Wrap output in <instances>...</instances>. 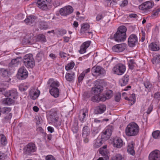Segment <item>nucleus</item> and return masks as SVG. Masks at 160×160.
<instances>
[{
    "label": "nucleus",
    "instance_id": "nucleus-1",
    "mask_svg": "<svg viewBox=\"0 0 160 160\" xmlns=\"http://www.w3.org/2000/svg\"><path fill=\"white\" fill-rule=\"evenodd\" d=\"M139 131L138 125L134 122L130 123L125 129L126 135L128 136H135L137 135Z\"/></svg>",
    "mask_w": 160,
    "mask_h": 160
},
{
    "label": "nucleus",
    "instance_id": "nucleus-2",
    "mask_svg": "<svg viewBox=\"0 0 160 160\" xmlns=\"http://www.w3.org/2000/svg\"><path fill=\"white\" fill-rule=\"evenodd\" d=\"M48 82L49 84L51 83L50 87L51 88L49 90L51 95L55 98L58 97L59 91L58 88L59 86V82L57 81H53L52 79H49Z\"/></svg>",
    "mask_w": 160,
    "mask_h": 160
},
{
    "label": "nucleus",
    "instance_id": "nucleus-3",
    "mask_svg": "<svg viewBox=\"0 0 160 160\" xmlns=\"http://www.w3.org/2000/svg\"><path fill=\"white\" fill-rule=\"evenodd\" d=\"M24 65L28 68H32L35 65L34 60L32 54L26 55L23 60Z\"/></svg>",
    "mask_w": 160,
    "mask_h": 160
},
{
    "label": "nucleus",
    "instance_id": "nucleus-4",
    "mask_svg": "<svg viewBox=\"0 0 160 160\" xmlns=\"http://www.w3.org/2000/svg\"><path fill=\"white\" fill-rule=\"evenodd\" d=\"M154 5V3L152 1H146L142 3L138 6L139 9L143 11L146 13L149 12L150 9L152 8Z\"/></svg>",
    "mask_w": 160,
    "mask_h": 160
},
{
    "label": "nucleus",
    "instance_id": "nucleus-5",
    "mask_svg": "<svg viewBox=\"0 0 160 160\" xmlns=\"http://www.w3.org/2000/svg\"><path fill=\"white\" fill-rule=\"evenodd\" d=\"M126 31H117L114 34L113 38L114 40L118 42H121L124 41L126 38Z\"/></svg>",
    "mask_w": 160,
    "mask_h": 160
},
{
    "label": "nucleus",
    "instance_id": "nucleus-6",
    "mask_svg": "<svg viewBox=\"0 0 160 160\" xmlns=\"http://www.w3.org/2000/svg\"><path fill=\"white\" fill-rule=\"evenodd\" d=\"M113 71L117 75H121L123 74L126 70L125 66L121 63L116 65L113 68Z\"/></svg>",
    "mask_w": 160,
    "mask_h": 160
},
{
    "label": "nucleus",
    "instance_id": "nucleus-7",
    "mask_svg": "<svg viewBox=\"0 0 160 160\" xmlns=\"http://www.w3.org/2000/svg\"><path fill=\"white\" fill-rule=\"evenodd\" d=\"M92 72L93 76H98L99 75H104L106 73L105 70L100 66H95L91 70Z\"/></svg>",
    "mask_w": 160,
    "mask_h": 160
},
{
    "label": "nucleus",
    "instance_id": "nucleus-8",
    "mask_svg": "<svg viewBox=\"0 0 160 160\" xmlns=\"http://www.w3.org/2000/svg\"><path fill=\"white\" fill-rule=\"evenodd\" d=\"M28 75V72L24 67H22L18 70L17 78L19 79H24L26 78Z\"/></svg>",
    "mask_w": 160,
    "mask_h": 160
},
{
    "label": "nucleus",
    "instance_id": "nucleus-9",
    "mask_svg": "<svg viewBox=\"0 0 160 160\" xmlns=\"http://www.w3.org/2000/svg\"><path fill=\"white\" fill-rule=\"evenodd\" d=\"M46 41L45 35L43 34H40L34 37L33 39L28 40L27 43H30L36 42H46Z\"/></svg>",
    "mask_w": 160,
    "mask_h": 160
},
{
    "label": "nucleus",
    "instance_id": "nucleus-10",
    "mask_svg": "<svg viewBox=\"0 0 160 160\" xmlns=\"http://www.w3.org/2000/svg\"><path fill=\"white\" fill-rule=\"evenodd\" d=\"M24 153L25 154H29L36 152L37 148L35 145L33 143L28 144L24 148Z\"/></svg>",
    "mask_w": 160,
    "mask_h": 160
},
{
    "label": "nucleus",
    "instance_id": "nucleus-11",
    "mask_svg": "<svg viewBox=\"0 0 160 160\" xmlns=\"http://www.w3.org/2000/svg\"><path fill=\"white\" fill-rule=\"evenodd\" d=\"M49 119L56 126L61 125V122L58 120V117L56 112L52 113L49 116Z\"/></svg>",
    "mask_w": 160,
    "mask_h": 160
},
{
    "label": "nucleus",
    "instance_id": "nucleus-12",
    "mask_svg": "<svg viewBox=\"0 0 160 160\" xmlns=\"http://www.w3.org/2000/svg\"><path fill=\"white\" fill-rule=\"evenodd\" d=\"M73 11L72 7L70 6H68L61 8L59 10V12L62 16H65L71 14Z\"/></svg>",
    "mask_w": 160,
    "mask_h": 160
},
{
    "label": "nucleus",
    "instance_id": "nucleus-13",
    "mask_svg": "<svg viewBox=\"0 0 160 160\" xmlns=\"http://www.w3.org/2000/svg\"><path fill=\"white\" fill-rule=\"evenodd\" d=\"M138 42V38L136 35L132 34L130 36L128 40V45L130 47H134L137 44Z\"/></svg>",
    "mask_w": 160,
    "mask_h": 160
},
{
    "label": "nucleus",
    "instance_id": "nucleus-14",
    "mask_svg": "<svg viewBox=\"0 0 160 160\" xmlns=\"http://www.w3.org/2000/svg\"><path fill=\"white\" fill-rule=\"evenodd\" d=\"M37 19L36 16L31 15L28 16L24 21L27 24L33 26L36 24Z\"/></svg>",
    "mask_w": 160,
    "mask_h": 160
},
{
    "label": "nucleus",
    "instance_id": "nucleus-15",
    "mask_svg": "<svg viewBox=\"0 0 160 160\" xmlns=\"http://www.w3.org/2000/svg\"><path fill=\"white\" fill-rule=\"evenodd\" d=\"M52 0H38L37 2L38 7L43 10H45L48 8V4L50 3Z\"/></svg>",
    "mask_w": 160,
    "mask_h": 160
},
{
    "label": "nucleus",
    "instance_id": "nucleus-16",
    "mask_svg": "<svg viewBox=\"0 0 160 160\" xmlns=\"http://www.w3.org/2000/svg\"><path fill=\"white\" fill-rule=\"evenodd\" d=\"M149 160H160V151L155 150L151 152L148 156Z\"/></svg>",
    "mask_w": 160,
    "mask_h": 160
},
{
    "label": "nucleus",
    "instance_id": "nucleus-17",
    "mask_svg": "<svg viewBox=\"0 0 160 160\" xmlns=\"http://www.w3.org/2000/svg\"><path fill=\"white\" fill-rule=\"evenodd\" d=\"M127 45L125 43L117 44L112 48L113 51L116 52H120L123 51L127 48Z\"/></svg>",
    "mask_w": 160,
    "mask_h": 160
},
{
    "label": "nucleus",
    "instance_id": "nucleus-18",
    "mask_svg": "<svg viewBox=\"0 0 160 160\" xmlns=\"http://www.w3.org/2000/svg\"><path fill=\"white\" fill-rule=\"evenodd\" d=\"M88 115V111L87 108H84L80 111L79 118V120L81 122H84V120H86V117Z\"/></svg>",
    "mask_w": 160,
    "mask_h": 160
},
{
    "label": "nucleus",
    "instance_id": "nucleus-19",
    "mask_svg": "<svg viewBox=\"0 0 160 160\" xmlns=\"http://www.w3.org/2000/svg\"><path fill=\"white\" fill-rule=\"evenodd\" d=\"M91 44V41H87L83 42L80 47L79 51L81 54H83L86 52V49Z\"/></svg>",
    "mask_w": 160,
    "mask_h": 160
},
{
    "label": "nucleus",
    "instance_id": "nucleus-20",
    "mask_svg": "<svg viewBox=\"0 0 160 160\" xmlns=\"http://www.w3.org/2000/svg\"><path fill=\"white\" fill-rule=\"evenodd\" d=\"M96 84L94 88H92V90L95 93H100L103 90V87L102 86L99 85L98 84L99 83V82L96 80L95 82Z\"/></svg>",
    "mask_w": 160,
    "mask_h": 160
},
{
    "label": "nucleus",
    "instance_id": "nucleus-21",
    "mask_svg": "<svg viewBox=\"0 0 160 160\" xmlns=\"http://www.w3.org/2000/svg\"><path fill=\"white\" fill-rule=\"evenodd\" d=\"M112 132L111 129H106L102 134L101 139L104 141H106L108 140L111 136Z\"/></svg>",
    "mask_w": 160,
    "mask_h": 160
},
{
    "label": "nucleus",
    "instance_id": "nucleus-22",
    "mask_svg": "<svg viewBox=\"0 0 160 160\" xmlns=\"http://www.w3.org/2000/svg\"><path fill=\"white\" fill-rule=\"evenodd\" d=\"M17 96V92L15 90L9 91L5 93V97L11 98L13 99L16 98Z\"/></svg>",
    "mask_w": 160,
    "mask_h": 160
},
{
    "label": "nucleus",
    "instance_id": "nucleus-23",
    "mask_svg": "<svg viewBox=\"0 0 160 160\" xmlns=\"http://www.w3.org/2000/svg\"><path fill=\"white\" fill-rule=\"evenodd\" d=\"M123 145L122 140L119 138H116L113 139V146L118 148L121 147Z\"/></svg>",
    "mask_w": 160,
    "mask_h": 160
},
{
    "label": "nucleus",
    "instance_id": "nucleus-24",
    "mask_svg": "<svg viewBox=\"0 0 160 160\" xmlns=\"http://www.w3.org/2000/svg\"><path fill=\"white\" fill-rule=\"evenodd\" d=\"M106 109V106L104 104H101L96 108L95 109L94 113L95 114L102 113L105 111Z\"/></svg>",
    "mask_w": 160,
    "mask_h": 160
},
{
    "label": "nucleus",
    "instance_id": "nucleus-25",
    "mask_svg": "<svg viewBox=\"0 0 160 160\" xmlns=\"http://www.w3.org/2000/svg\"><path fill=\"white\" fill-rule=\"evenodd\" d=\"M92 100L94 102H98L100 101H105V98L103 97H102V95H100L98 93L93 96L92 98Z\"/></svg>",
    "mask_w": 160,
    "mask_h": 160
},
{
    "label": "nucleus",
    "instance_id": "nucleus-26",
    "mask_svg": "<svg viewBox=\"0 0 160 160\" xmlns=\"http://www.w3.org/2000/svg\"><path fill=\"white\" fill-rule=\"evenodd\" d=\"M129 80V75L126 74L119 80V84L121 86H124L128 84Z\"/></svg>",
    "mask_w": 160,
    "mask_h": 160
},
{
    "label": "nucleus",
    "instance_id": "nucleus-27",
    "mask_svg": "<svg viewBox=\"0 0 160 160\" xmlns=\"http://www.w3.org/2000/svg\"><path fill=\"white\" fill-rule=\"evenodd\" d=\"M134 143L132 141L129 143L128 146V152L132 155H134L135 154V152L134 149Z\"/></svg>",
    "mask_w": 160,
    "mask_h": 160
},
{
    "label": "nucleus",
    "instance_id": "nucleus-28",
    "mask_svg": "<svg viewBox=\"0 0 160 160\" xmlns=\"http://www.w3.org/2000/svg\"><path fill=\"white\" fill-rule=\"evenodd\" d=\"M40 92L37 93L35 89L31 90L29 92V95L31 99L35 100L39 96Z\"/></svg>",
    "mask_w": 160,
    "mask_h": 160
},
{
    "label": "nucleus",
    "instance_id": "nucleus-29",
    "mask_svg": "<svg viewBox=\"0 0 160 160\" xmlns=\"http://www.w3.org/2000/svg\"><path fill=\"white\" fill-rule=\"evenodd\" d=\"M10 72L7 69L0 68V75L3 77H8Z\"/></svg>",
    "mask_w": 160,
    "mask_h": 160
},
{
    "label": "nucleus",
    "instance_id": "nucleus-30",
    "mask_svg": "<svg viewBox=\"0 0 160 160\" xmlns=\"http://www.w3.org/2000/svg\"><path fill=\"white\" fill-rule=\"evenodd\" d=\"M150 50L152 51H157L159 50L160 48L156 42H153L150 43L149 46Z\"/></svg>",
    "mask_w": 160,
    "mask_h": 160
},
{
    "label": "nucleus",
    "instance_id": "nucleus-31",
    "mask_svg": "<svg viewBox=\"0 0 160 160\" xmlns=\"http://www.w3.org/2000/svg\"><path fill=\"white\" fill-rule=\"evenodd\" d=\"M90 131L89 128L87 126H85L83 128L82 130V136L83 138H85L89 135Z\"/></svg>",
    "mask_w": 160,
    "mask_h": 160
},
{
    "label": "nucleus",
    "instance_id": "nucleus-32",
    "mask_svg": "<svg viewBox=\"0 0 160 160\" xmlns=\"http://www.w3.org/2000/svg\"><path fill=\"white\" fill-rule=\"evenodd\" d=\"M3 103L8 105H10L15 102V101L11 98L8 97L7 98L4 99L2 101Z\"/></svg>",
    "mask_w": 160,
    "mask_h": 160
},
{
    "label": "nucleus",
    "instance_id": "nucleus-33",
    "mask_svg": "<svg viewBox=\"0 0 160 160\" xmlns=\"http://www.w3.org/2000/svg\"><path fill=\"white\" fill-rule=\"evenodd\" d=\"M75 74L74 72L71 73H66L65 76V78L66 80L69 82H72L74 78Z\"/></svg>",
    "mask_w": 160,
    "mask_h": 160
},
{
    "label": "nucleus",
    "instance_id": "nucleus-34",
    "mask_svg": "<svg viewBox=\"0 0 160 160\" xmlns=\"http://www.w3.org/2000/svg\"><path fill=\"white\" fill-rule=\"evenodd\" d=\"M113 92L111 90H108L106 91V96L104 95H102L105 98V100L106 99H109L111 98L113 95Z\"/></svg>",
    "mask_w": 160,
    "mask_h": 160
},
{
    "label": "nucleus",
    "instance_id": "nucleus-35",
    "mask_svg": "<svg viewBox=\"0 0 160 160\" xmlns=\"http://www.w3.org/2000/svg\"><path fill=\"white\" fill-rule=\"evenodd\" d=\"M153 64L158 63L160 62V55H157L155 56L152 60Z\"/></svg>",
    "mask_w": 160,
    "mask_h": 160
},
{
    "label": "nucleus",
    "instance_id": "nucleus-36",
    "mask_svg": "<svg viewBox=\"0 0 160 160\" xmlns=\"http://www.w3.org/2000/svg\"><path fill=\"white\" fill-rule=\"evenodd\" d=\"M39 27L41 29H46L48 28V25L46 22L43 21H40L39 22Z\"/></svg>",
    "mask_w": 160,
    "mask_h": 160
},
{
    "label": "nucleus",
    "instance_id": "nucleus-37",
    "mask_svg": "<svg viewBox=\"0 0 160 160\" xmlns=\"http://www.w3.org/2000/svg\"><path fill=\"white\" fill-rule=\"evenodd\" d=\"M160 12V8H155L152 12L151 16L152 17H157Z\"/></svg>",
    "mask_w": 160,
    "mask_h": 160
},
{
    "label": "nucleus",
    "instance_id": "nucleus-38",
    "mask_svg": "<svg viewBox=\"0 0 160 160\" xmlns=\"http://www.w3.org/2000/svg\"><path fill=\"white\" fill-rule=\"evenodd\" d=\"M125 99L126 100L132 102V103H131V105H132V104H134L135 103L136 101L135 94L133 93L131 95V96L129 98H128L126 97L125 98Z\"/></svg>",
    "mask_w": 160,
    "mask_h": 160
},
{
    "label": "nucleus",
    "instance_id": "nucleus-39",
    "mask_svg": "<svg viewBox=\"0 0 160 160\" xmlns=\"http://www.w3.org/2000/svg\"><path fill=\"white\" fill-rule=\"evenodd\" d=\"M19 63L18 58H15L12 60L9 64V66L10 67L16 66L18 65Z\"/></svg>",
    "mask_w": 160,
    "mask_h": 160
},
{
    "label": "nucleus",
    "instance_id": "nucleus-40",
    "mask_svg": "<svg viewBox=\"0 0 160 160\" xmlns=\"http://www.w3.org/2000/svg\"><path fill=\"white\" fill-rule=\"evenodd\" d=\"M102 144V140L100 139H97L94 143V147L98 148L100 147Z\"/></svg>",
    "mask_w": 160,
    "mask_h": 160
},
{
    "label": "nucleus",
    "instance_id": "nucleus-41",
    "mask_svg": "<svg viewBox=\"0 0 160 160\" xmlns=\"http://www.w3.org/2000/svg\"><path fill=\"white\" fill-rule=\"evenodd\" d=\"M128 64L129 68L132 70L135 67V62L134 60L131 59L128 61Z\"/></svg>",
    "mask_w": 160,
    "mask_h": 160
},
{
    "label": "nucleus",
    "instance_id": "nucleus-42",
    "mask_svg": "<svg viewBox=\"0 0 160 160\" xmlns=\"http://www.w3.org/2000/svg\"><path fill=\"white\" fill-rule=\"evenodd\" d=\"M152 136L155 139L160 138V131L156 130L154 131L152 133Z\"/></svg>",
    "mask_w": 160,
    "mask_h": 160
},
{
    "label": "nucleus",
    "instance_id": "nucleus-43",
    "mask_svg": "<svg viewBox=\"0 0 160 160\" xmlns=\"http://www.w3.org/2000/svg\"><path fill=\"white\" fill-rule=\"evenodd\" d=\"M122 158V156L121 154H117L112 157L111 160H121Z\"/></svg>",
    "mask_w": 160,
    "mask_h": 160
},
{
    "label": "nucleus",
    "instance_id": "nucleus-44",
    "mask_svg": "<svg viewBox=\"0 0 160 160\" xmlns=\"http://www.w3.org/2000/svg\"><path fill=\"white\" fill-rule=\"evenodd\" d=\"M74 63L73 62H72L68 64L67 65L65 66V68L67 71L72 69L74 67Z\"/></svg>",
    "mask_w": 160,
    "mask_h": 160
},
{
    "label": "nucleus",
    "instance_id": "nucleus-45",
    "mask_svg": "<svg viewBox=\"0 0 160 160\" xmlns=\"http://www.w3.org/2000/svg\"><path fill=\"white\" fill-rule=\"evenodd\" d=\"M0 141L2 145H5L6 142V139L5 136L3 134L0 135Z\"/></svg>",
    "mask_w": 160,
    "mask_h": 160
},
{
    "label": "nucleus",
    "instance_id": "nucleus-46",
    "mask_svg": "<svg viewBox=\"0 0 160 160\" xmlns=\"http://www.w3.org/2000/svg\"><path fill=\"white\" fill-rule=\"evenodd\" d=\"M29 87V85H20L19 86V89L21 91H24L26 90Z\"/></svg>",
    "mask_w": 160,
    "mask_h": 160
},
{
    "label": "nucleus",
    "instance_id": "nucleus-47",
    "mask_svg": "<svg viewBox=\"0 0 160 160\" xmlns=\"http://www.w3.org/2000/svg\"><path fill=\"white\" fill-rule=\"evenodd\" d=\"M145 87L148 89V91H149L150 88L152 87V84L148 81L145 82L144 83Z\"/></svg>",
    "mask_w": 160,
    "mask_h": 160
},
{
    "label": "nucleus",
    "instance_id": "nucleus-48",
    "mask_svg": "<svg viewBox=\"0 0 160 160\" xmlns=\"http://www.w3.org/2000/svg\"><path fill=\"white\" fill-rule=\"evenodd\" d=\"M90 25L87 22L83 23L81 26V29H83L85 30H87L89 29Z\"/></svg>",
    "mask_w": 160,
    "mask_h": 160
},
{
    "label": "nucleus",
    "instance_id": "nucleus-49",
    "mask_svg": "<svg viewBox=\"0 0 160 160\" xmlns=\"http://www.w3.org/2000/svg\"><path fill=\"white\" fill-rule=\"evenodd\" d=\"M43 56V54L42 52L38 53L36 56V59L38 62L41 61L42 58Z\"/></svg>",
    "mask_w": 160,
    "mask_h": 160
},
{
    "label": "nucleus",
    "instance_id": "nucleus-50",
    "mask_svg": "<svg viewBox=\"0 0 160 160\" xmlns=\"http://www.w3.org/2000/svg\"><path fill=\"white\" fill-rule=\"evenodd\" d=\"M11 110L10 108H4L3 110H2V112L3 113H8Z\"/></svg>",
    "mask_w": 160,
    "mask_h": 160
},
{
    "label": "nucleus",
    "instance_id": "nucleus-51",
    "mask_svg": "<svg viewBox=\"0 0 160 160\" xmlns=\"http://www.w3.org/2000/svg\"><path fill=\"white\" fill-rule=\"evenodd\" d=\"M121 95L120 93H117L115 96V100L117 102H118L120 100Z\"/></svg>",
    "mask_w": 160,
    "mask_h": 160
},
{
    "label": "nucleus",
    "instance_id": "nucleus-52",
    "mask_svg": "<svg viewBox=\"0 0 160 160\" xmlns=\"http://www.w3.org/2000/svg\"><path fill=\"white\" fill-rule=\"evenodd\" d=\"M85 76L84 73H81L79 76L78 78V82L80 83L83 79Z\"/></svg>",
    "mask_w": 160,
    "mask_h": 160
},
{
    "label": "nucleus",
    "instance_id": "nucleus-53",
    "mask_svg": "<svg viewBox=\"0 0 160 160\" xmlns=\"http://www.w3.org/2000/svg\"><path fill=\"white\" fill-rule=\"evenodd\" d=\"M46 160H56L53 156L49 155H47L46 157Z\"/></svg>",
    "mask_w": 160,
    "mask_h": 160
},
{
    "label": "nucleus",
    "instance_id": "nucleus-54",
    "mask_svg": "<svg viewBox=\"0 0 160 160\" xmlns=\"http://www.w3.org/2000/svg\"><path fill=\"white\" fill-rule=\"evenodd\" d=\"M60 0H55L53 3L54 6L56 7L59 6L60 4Z\"/></svg>",
    "mask_w": 160,
    "mask_h": 160
},
{
    "label": "nucleus",
    "instance_id": "nucleus-55",
    "mask_svg": "<svg viewBox=\"0 0 160 160\" xmlns=\"http://www.w3.org/2000/svg\"><path fill=\"white\" fill-rule=\"evenodd\" d=\"M154 98L158 100H160V92H157L156 93L154 94Z\"/></svg>",
    "mask_w": 160,
    "mask_h": 160
},
{
    "label": "nucleus",
    "instance_id": "nucleus-56",
    "mask_svg": "<svg viewBox=\"0 0 160 160\" xmlns=\"http://www.w3.org/2000/svg\"><path fill=\"white\" fill-rule=\"evenodd\" d=\"M103 16L101 14H98L96 17V20L98 21L101 20L102 18H103Z\"/></svg>",
    "mask_w": 160,
    "mask_h": 160
},
{
    "label": "nucleus",
    "instance_id": "nucleus-57",
    "mask_svg": "<svg viewBox=\"0 0 160 160\" xmlns=\"http://www.w3.org/2000/svg\"><path fill=\"white\" fill-rule=\"evenodd\" d=\"M72 129L73 133H76L77 132L78 129L77 126H73L72 127Z\"/></svg>",
    "mask_w": 160,
    "mask_h": 160
},
{
    "label": "nucleus",
    "instance_id": "nucleus-58",
    "mask_svg": "<svg viewBox=\"0 0 160 160\" xmlns=\"http://www.w3.org/2000/svg\"><path fill=\"white\" fill-rule=\"evenodd\" d=\"M12 114L10 113L4 117V119L6 121L10 120L12 117Z\"/></svg>",
    "mask_w": 160,
    "mask_h": 160
},
{
    "label": "nucleus",
    "instance_id": "nucleus-59",
    "mask_svg": "<svg viewBox=\"0 0 160 160\" xmlns=\"http://www.w3.org/2000/svg\"><path fill=\"white\" fill-rule=\"evenodd\" d=\"M59 54L61 56V57L63 58H65L67 56H68V54L67 53L63 52H60Z\"/></svg>",
    "mask_w": 160,
    "mask_h": 160
},
{
    "label": "nucleus",
    "instance_id": "nucleus-60",
    "mask_svg": "<svg viewBox=\"0 0 160 160\" xmlns=\"http://www.w3.org/2000/svg\"><path fill=\"white\" fill-rule=\"evenodd\" d=\"M128 4V1L127 0H123L120 6L121 7H125Z\"/></svg>",
    "mask_w": 160,
    "mask_h": 160
},
{
    "label": "nucleus",
    "instance_id": "nucleus-61",
    "mask_svg": "<svg viewBox=\"0 0 160 160\" xmlns=\"http://www.w3.org/2000/svg\"><path fill=\"white\" fill-rule=\"evenodd\" d=\"M142 37L141 38V40L142 42H143L145 38V33L143 31H142Z\"/></svg>",
    "mask_w": 160,
    "mask_h": 160
},
{
    "label": "nucleus",
    "instance_id": "nucleus-62",
    "mask_svg": "<svg viewBox=\"0 0 160 160\" xmlns=\"http://www.w3.org/2000/svg\"><path fill=\"white\" fill-rule=\"evenodd\" d=\"M152 106L150 105V106L148 108V109L147 111V114H149L152 111Z\"/></svg>",
    "mask_w": 160,
    "mask_h": 160
},
{
    "label": "nucleus",
    "instance_id": "nucleus-63",
    "mask_svg": "<svg viewBox=\"0 0 160 160\" xmlns=\"http://www.w3.org/2000/svg\"><path fill=\"white\" fill-rule=\"evenodd\" d=\"M117 30H127V28L124 26H121L118 28Z\"/></svg>",
    "mask_w": 160,
    "mask_h": 160
},
{
    "label": "nucleus",
    "instance_id": "nucleus-64",
    "mask_svg": "<svg viewBox=\"0 0 160 160\" xmlns=\"http://www.w3.org/2000/svg\"><path fill=\"white\" fill-rule=\"evenodd\" d=\"M138 17L137 14L135 13H132L129 15V17L130 18H137Z\"/></svg>",
    "mask_w": 160,
    "mask_h": 160
}]
</instances>
